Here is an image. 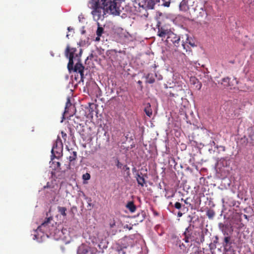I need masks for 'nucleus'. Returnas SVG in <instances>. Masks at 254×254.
Wrapping results in <instances>:
<instances>
[{
    "mask_svg": "<svg viewBox=\"0 0 254 254\" xmlns=\"http://www.w3.org/2000/svg\"><path fill=\"white\" fill-rule=\"evenodd\" d=\"M93 3L94 10L92 13L95 21L103 18L106 13L119 15L122 11L121 0H98Z\"/></svg>",
    "mask_w": 254,
    "mask_h": 254,
    "instance_id": "f257e3e1",
    "label": "nucleus"
},
{
    "mask_svg": "<svg viewBox=\"0 0 254 254\" xmlns=\"http://www.w3.org/2000/svg\"><path fill=\"white\" fill-rule=\"evenodd\" d=\"M76 51V48H71L68 45L67 46L65 55L69 59L67 68L70 72L73 70L74 72H78L80 74L81 80L83 81L84 66L81 64L77 54L76 55L75 57H74Z\"/></svg>",
    "mask_w": 254,
    "mask_h": 254,
    "instance_id": "f03ea898",
    "label": "nucleus"
},
{
    "mask_svg": "<svg viewBox=\"0 0 254 254\" xmlns=\"http://www.w3.org/2000/svg\"><path fill=\"white\" fill-rule=\"evenodd\" d=\"M53 218L49 217L40 226H39L37 231L42 232L43 233H46L47 235L49 234L50 235L54 236L58 232L60 231L57 229V223H52Z\"/></svg>",
    "mask_w": 254,
    "mask_h": 254,
    "instance_id": "7ed1b4c3",
    "label": "nucleus"
},
{
    "mask_svg": "<svg viewBox=\"0 0 254 254\" xmlns=\"http://www.w3.org/2000/svg\"><path fill=\"white\" fill-rule=\"evenodd\" d=\"M167 88L166 94L169 97H180L184 91L182 86L180 85H175L174 87H170Z\"/></svg>",
    "mask_w": 254,
    "mask_h": 254,
    "instance_id": "20e7f679",
    "label": "nucleus"
},
{
    "mask_svg": "<svg viewBox=\"0 0 254 254\" xmlns=\"http://www.w3.org/2000/svg\"><path fill=\"white\" fill-rule=\"evenodd\" d=\"M166 42L168 43L172 42L174 46L177 48V49H175L176 51H179V48H181L180 37L174 33L173 32H171L169 37L167 38Z\"/></svg>",
    "mask_w": 254,
    "mask_h": 254,
    "instance_id": "39448f33",
    "label": "nucleus"
},
{
    "mask_svg": "<svg viewBox=\"0 0 254 254\" xmlns=\"http://www.w3.org/2000/svg\"><path fill=\"white\" fill-rule=\"evenodd\" d=\"M223 228L222 229V231L224 233V235H227L224 238L223 246L224 247L225 246L231 245L232 244V242L231 241V237L228 236L229 234L228 233L227 231H229L230 233H232L233 230L231 227H229L228 225H223Z\"/></svg>",
    "mask_w": 254,
    "mask_h": 254,
    "instance_id": "423d86ee",
    "label": "nucleus"
},
{
    "mask_svg": "<svg viewBox=\"0 0 254 254\" xmlns=\"http://www.w3.org/2000/svg\"><path fill=\"white\" fill-rule=\"evenodd\" d=\"M159 1V0H143L139 2V5L146 10L153 9L156 3Z\"/></svg>",
    "mask_w": 254,
    "mask_h": 254,
    "instance_id": "0eeeda50",
    "label": "nucleus"
},
{
    "mask_svg": "<svg viewBox=\"0 0 254 254\" xmlns=\"http://www.w3.org/2000/svg\"><path fill=\"white\" fill-rule=\"evenodd\" d=\"M195 0H183L179 5L180 10L182 11H187L190 6H193Z\"/></svg>",
    "mask_w": 254,
    "mask_h": 254,
    "instance_id": "6e6552de",
    "label": "nucleus"
},
{
    "mask_svg": "<svg viewBox=\"0 0 254 254\" xmlns=\"http://www.w3.org/2000/svg\"><path fill=\"white\" fill-rule=\"evenodd\" d=\"M157 35L159 37H161L162 40L166 37L167 38L168 37H169L170 34L172 32L170 29L163 26H160L158 24H157Z\"/></svg>",
    "mask_w": 254,
    "mask_h": 254,
    "instance_id": "1a4fd4ad",
    "label": "nucleus"
},
{
    "mask_svg": "<svg viewBox=\"0 0 254 254\" xmlns=\"http://www.w3.org/2000/svg\"><path fill=\"white\" fill-rule=\"evenodd\" d=\"M189 45L191 47H194L195 46L194 43L190 42L189 37L187 36L185 42H184V40L181 41V48L183 49V51H181V52H187L188 51H190V47Z\"/></svg>",
    "mask_w": 254,
    "mask_h": 254,
    "instance_id": "9d476101",
    "label": "nucleus"
},
{
    "mask_svg": "<svg viewBox=\"0 0 254 254\" xmlns=\"http://www.w3.org/2000/svg\"><path fill=\"white\" fill-rule=\"evenodd\" d=\"M192 9L194 10V14L197 18L202 17L206 15L205 10L201 6H198V5H196L193 7Z\"/></svg>",
    "mask_w": 254,
    "mask_h": 254,
    "instance_id": "9b49d317",
    "label": "nucleus"
},
{
    "mask_svg": "<svg viewBox=\"0 0 254 254\" xmlns=\"http://www.w3.org/2000/svg\"><path fill=\"white\" fill-rule=\"evenodd\" d=\"M145 177L147 178V175H143L142 173L136 174V181L139 185L143 187L146 183Z\"/></svg>",
    "mask_w": 254,
    "mask_h": 254,
    "instance_id": "f8f14e48",
    "label": "nucleus"
},
{
    "mask_svg": "<svg viewBox=\"0 0 254 254\" xmlns=\"http://www.w3.org/2000/svg\"><path fill=\"white\" fill-rule=\"evenodd\" d=\"M225 254H235V251L231 245L225 246L224 247Z\"/></svg>",
    "mask_w": 254,
    "mask_h": 254,
    "instance_id": "ddd939ff",
    "label": "nucleus"
},
{
    "mask_svg": "<svg viewBox=\"0 0 254 254\" xmlns=\"http://www.w3.org/2000/svg\"><path fill=\"white\" fill-rule=\"evenodd\" d=\"M126 207L131 212H135L136 209V206L134 204L133 201L128 202L126 205Z\"/></svg>",
    "mask_w": 254,
    "mask_h": 254,
    "instance_id": "4468645a",
    "label": "nucleus"
},
{
    "mask_svg": "<svg viewBox=\"0 0 254 254\" xmlns=\"http://www.w3.org/2000/svg\"><path fill=\"white\" fill-rule=\"evenodd\" d=\"M190 232V227H189L186 229V230L184 233V235H185V238L184 239V240L186 243H188L189 242V239H191V236Z\"/></svg>",
    "mask_w": 254,
    "mask_h": 254,
    "instance_id": "2eb2a0df",
    "label": "nucleus"
},
{
    "mask_svg": "<svg viewBox=\"0 0 254 254\" xmlns=\"http://www.w3.org/2000/svg\"><path fill=\"white\" fill-rule=\"evenodd\" d=\"M144 111L145 113V114H146V115L147 116H148L149 117H150L152 116V110L151 108V105H150V103H148L147 104L146 106L144 108Z\"/></svg>",
    "mask_w": 254,
    "mask_h": 254,
    "instance_id": "dca6fc26",
    "label": "nucleus"
},
{
    "mask_svg": "<svg viewBox=\"0 0 254 254\" xmlns=\"http://www.w3.org/2000/svg\"><path fill=\"white\" fill-rule=\"evenodd\" d=\"M147 82L150 84L153 83L155 80L152 73H148L146 76Z\"/></svg>",
    "mask_w": 254,
    "mask_h": 254,
    "instance_id": "f3484780",
    "label": "nucleus"
},
{
    "mask_svg": "<svg viewBox=\"0 0 254 254\" xmlns=\"http://www.w3.org/2000/svg\"><path fill=\"white\" fill-rule=\"evenodd\" d=\"M58 212L63 216H66V211L67 209L65 207L58 206Z\"/></svg>",
    "mask_w": 254,
    "mask_h": 254,
    "instance_id": "a211bd4d",
    "label": "nucleus"
},
{
    "mask_svg": "<svg viewBox=\"0 0 254 254\" xmlns=\"http://www.w3.org/2000/svg\"><path fill=\"white\" fill-rule=\"evenodd\" d=\"M200 238H196L195 241L197 243H203L204 241V235L202 231L198 232Z\"/></svg>",
    "mask_w": 254,
    "mask_h": 254,
    "instance_id": "6ab92c4d",
    "label": "nucleus"
},
{
    "mask_svg": "<svg viewBox=\"0 0 254 254\" xmlns=\"http://www.w3.org/2000/svg\"><path fill=\"white\" fill-rule=\"evenodd\" d=\"M230 78L229 77H225L222 79L221 84L224 85V87H228L230 86L229 81Z\"/></svg>",
    "mask_w": 254,
    "mask_h": 254,
    "instance_id": "aec40b11",
    "label": "nucleus"
},
{
    "mask_svg": "<svg viewBox=\"0 0 254 254\" xmlns=\"http://www.w3.org/2000/svg\"><path fill=\"white\" fill-rule=\"evenodd\" d=\"M76 158H77V152L74 151H72L70 156L68 158L70 163H71L73 161L75 160Z\"/></svg>",
    "mask_w": 254,
    "mask_h": 254,
    "instance_id": "412c9836",
    "label": "nucleus"
},
{
    "mask_svg": "<svg viewBox=\"0 0 254 254\" xmlns=\"http://www.w3.org/2000/svg\"><path fill=\"white\" fill-rule=\"evenodd\" d=\"M98 24L99 26L96 31V35L98 36H101L104 32V29L103 27H100L99 26V23H98Z\"/></svg>",
    "mask_w": 254,
    "mask_h": 254,
    "instance_id": "4be33fe9",
    "label": "nucleus"
},
{
    "mask_svg": "<svg viewBox=\"0 0 254 254\" xmlns=\"http://www.w3.org/2000/svg\"><path fill=\"white\" fill-rule=\"evenodd\" d=\"M82 179L84 181V182L83 183L84 184H86V182H84L85 181H88L89 180H90V178H91V176H90V175L89 173H86L84 174H83L82 175Z\"/></svg>",
    "mask_w": 254,
    "mask_h": 254,
    "instance_id": "5701e85b",
    "label": "nucleus"
},
{
    "mask_svg": "<svg viewBox=\"0 0 254 254\" xmlns=\"http://www.w3.org/2000/svg\"><path fill=\"white\" fill-rule=\"evenodd\" d=\"M207 216L209 218H212L215 215V212L212 210H208L206 212Z\"/></svg>",
    "mask_w": 254,
    "mask_h": 254,
    "instance_id": "b1692460",
    "label": "nucleus"
},
{
    "mask_svg": "<svg viewBox=\"0 0 254 254\" xmlns=\"http://www.w3.org/2000/svg\"><path fill=\"white\" fill-rule=\"evenodd\" d=\"M162 5L165 7H169L171 3V0H162Z\"/></svg>",
    "mask_w": 254,
    "mask_h": 254,
    "instance_id": "393cba45",
    "label": "nucleus"
},
{
    "mask_svg": "<svg viewBox=\"0 0 254 254\" xmlns=\"http://www.w3.org/2000/svg\"><path fill=\"white\" fill-rule=\"evenodd\" d=\"M71 103L69 98L67 99V102L66 103L65 107V112H67V109L68 106L71 105Z\"/></svg>",
    "mask_w": 254,
    "mask_h": 254,
    "instance_id": "a878e982",
    "label": "nucleus"
},
{
    "mask_svg": "<svg viewBox=\"0 0 254 254\" xmlns=\"http://www.w3.org/2000/svg\"><path fill=\"white\" fill-rule=\"evenodd\" d=\"M182 205L180 202H176L175 204V207L178 209H179L181 208Z\"/></svg>",
    "mask_w": 254,
    "mask_h": 254,
    "instance_id": "bb28decb",
    "label": "nucleus"
},
{
    "mask_svg": "<svg viewBox=\"0 0 254 254\" xmlns=\"http://www.w3.org/2000/svg\"><path fill=\"white\" fill-rule=\"evenodd\" d=\"M109 225H110V228H112L114 227L116 225L115 221L114 220L111 221Z\"/></svg>",
    "mask_w": 254,
    "mask_h": 254,
    "instance_id": "cd10ccee",
    "label": "nucleus"
},
{
    "mask_svg": "<svg viewBox=\"0 0 254 254\" xmlns=\"http://www.w3.org/2000/svg\"><path fill=\"white\" fill-rule=\"evenodd\" d=\"M123 170L125 171H127L128 173H129V168L127 165H125L123 167Z\"/></svg>",
    "mask_w": 254,
    "mask_h": 254,
    "instance_id": "c85d7f7f",
    "label": "nucleus"
},
{
    "mask_svg": "<svg viewBox=\"0 0 254 254\" xmlns=\"http://www.w3.org/2000/svg\"><path fill=\"white\" fill-rule=\"evenodd\" d=\"M117 166L118 167V168H121L123 165L122 164L119 162V161L118 160V162H117Z\"/></svg>",
    "mask_w": 254,
    "mask_h": 254,
    "instance_id": "c756f323",
    "label": "nucleus"
},
{
    "mask_svg": "<svg viewBox=\"0 0 254 254\" xmlns=\"http://www.w3.org/2000/svg\"><path fill=\"white\" fill-rule=\"evenodd\" d=\"M155 76L159 80L162 79V76L161 75H157V73H155Z\"/></svg>",
    "mask_w": 254,
    "mask_h": 254,
    "instance_id": "7c9ffc66",
    "label": "nucleus"
},
{
    "mask_svg": "<svg viewBox=\"0 0 254 254\" xmlns=\"http://www.w3.org/2000/svg\"><path fill=\"white\" fill-rule=\"evenodd\" d=\"M46 188H52V187H51V186L50 185V183L48 182L47 183L46 186H44V189H45Z\"/></svg>",
    "mask_w": 254,
    "mask_h": 254,
    "instance_id": "2f4dec72",
    "label": "nucleus"
},
{
    "mask_svg": "<svg viewBox=\"0 0 254 254\" xmlns=\"http://www.w3.org/2000/svg\"><path fill=\"white\" fill-rule=\"evenodd\" d=\"M100 36H97V37L96 38L95 40H96V41H99L100 40Z\"/></svg>",
    "mask_w": 254,
    "mask_h": 254,
    "instance_id": "473e14b6",
    "label": "nucleus"
},
{
    "mask_svg": "<svg viewBox=\"0 0 254 254\" xmlns=\"http://www.w3.org/2000/svg\"><path fill=\"white\" fill-rule=\"evenodd\" d=\"M137 83L141 86V85H142V81H140V80H139V81H137Z\"/></svg>",
    "mask_w": 254,
    "mask_h": 254,
    "instance_id": "72a5a7b5",
    "label": "nucleus"
},
{
    "mask_svg": "<svg viewBox=\"0 0 254 254\" xmlns=\"http://www.w3.org/2000/svg\"><path fill=\"white\" fill-rule=\"evenodd\" d=\"M54 149H55V146H53L52 149V154H54Z\"/></svg>",
    "mask_w": 254,
    "mask_h": 254,
    "instance_id": "f704fd0d",
    "label": "nucleus"
},
{
    "mask_svg": "<svg viewBox=\"0 0 254 254\" xmlns=\"http://www.w3.org/2000/svg\"><path fill=\"white\" fill-rule=\"evenodd\" d=\"M182 213L181 212H179L178 213V216L179 217H181V216H182Z\"/></svg>",
    "mask_w": 254,
    "mask_h": 254,
    "instance_id": "c9c22d12",
    "label": "nucleus"
},
{
    "mask_svg": "<svg viewBox=\"0 0 254 254\" xmlns=\"http://www.w3.org/2000/svg\"><path fill=\"white\" fill-rule=\"evenodd\" d=\"M71 29H72V28H71L70 27H68L67 28V30H68V31H70V30H71Z\"/></svg>",
    "mask_w": 254,
    "mask_h": 254,
    "instance_id": "e433bc0d",
    "label": "nucleus"
},
{
    "mask_svg": "<svg viewBox=\"0 0 254 254\" xmlns=\"http://www.w3.org/2000/svg\"><path fill=\"white\" fill-rule=\"evenodd\" d=\"M61 165L60 163V162H57V166L59 167Z\"/></svg>",
    "mask_w": 254,
    "mask_h": 254,
    "instance_id": "4c0bfd02",
    "label": "nucleus"
},
{
    "mask_svg": "<svg viewBox=\"0 0 254 254\" xmlns=\"http://www.w3.org/2000/svg\"><path fill=\"white\" fill-rule=\"evenodd\" d=\"M68 36H69L68 34H67L66 35V37L68 38Z\"/></svg>",
    "mask_w": 254,
    "mask_h": 254,
    "instance_id": "58836bf2",
    "label": "nucleus"
},
{
    "mask_svg": "<svg viewBox=\"0 0 254 254\" xmlns=\"http://www.w3.org/2000/svg\"><path fill=\"white\" fill-rule=\"evenodd\" d=\"M184 201H185V203H187L186 200H185Z\"/></svg>",
    "mask_w": 254,
    "mask_h": 254,
    "instance_id": "ea45409f",
    "label": "nucleus"
},
{
    "mask_svg": "<svg viewBox=\"0 0 254 254\" xmlns=\"http://www.w3.org/2000/svg\"><path fill=\"white\" fill-rule=\"evenodd\" d=\"M124 0H121V2H122V1H124Z\"/></svg>",
    "mask_w": 254,
    "mask_h": 254,
    "instance_id": "a19ab883",
    "label": "nucleus"
}]
</instances>
